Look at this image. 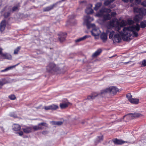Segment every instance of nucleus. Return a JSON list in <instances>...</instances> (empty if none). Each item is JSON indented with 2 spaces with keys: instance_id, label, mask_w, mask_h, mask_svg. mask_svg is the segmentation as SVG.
Returning <instances> with one entry per match:
<instances>
[{
  "instance_id": "obj_1",
  "label": "nucleus",
  "mask_w": 146,
  "mask_h": 146,
  "mask_svg": "<svg viewBox=\"0 0 146 146\" xmlns=\"http://www.w3.org/2000/svg\"><path fill=\"white\" fill-rule=\"evenodd\" d=\"M140 30V26L137 23L135 25H133L129 27H125L123 29V32H119V34H115L113 38V42H119L121 40V35L123 39L125 41L128 40L130 39V37H137L138 34L136 31H138Z\"/></svg>"
},
{
  "instance_id": "obj_2",
  "label": "nucleus",
  "mask_w": 146,
  "mask_h": 146,
  "mask_svg": "<svg viewBox=\"0 0 146 146\" xmlns=\"http://www.w3.org/2000/svg\"><path fill=\"white\" fill-rule=\"evenodd\" d=\"M125 23L123 20L120 22L117 19H113L108 22L107 26L109 28L115 27L116 30L119 32L121 28L125 26Z\"/></svg>"
},
{
  "instance_id": "obj_3",
  "label": "nucleus",
  "mask_w": 146,
  "mask_h": 146,
  "mask_svg": "<svg viewBox=\"0 0 146 146\" xmlns=\"http://www.w3.org/2000/svg\"><path fill=\"white\" fill-rule=\"evenodd\" d=\"M84 24H85L88 29L91 27H94L95 26L94 24H90V22L94 20L93 18L90 17L89 16H84Z\"/></svg>"
},
{
  "instance_id": "obj_4",
  "label": "nucleus",
  "mask_w": 146,
  "mask_h": 146,
  "mask_svg": "<svg viewBox=\"0 0 146 146\" xmlns=\"http://www.w3.org/2000/svg\"><path fill=\"white\" fill-rule=\"evenodd\" d=\"M118 91V89L115 87H110L102 91L101 94H105L107 93H110L111 94H115Z\"/></svg>"
},
{
  "instance_id": "obj_5",
  "label": "nucleus",
  "mask_w": 146,
  "mask_h": 146,
  "mask_svg": "<svg viewBox=\"0 0 146 146\" xmlns=\"http://www.w3.org/2000/svg\"><path fill=\"white\" fill-rule=\"evenodd\" d=\"M59 68L53 63H49L46 67V70L49 72H57Z\"/></svg>"
},
{
  "instance_id": "obj_6",
  "label": "nucleus",
  "mask_w": 146,
  "mask_h": 146,
  "mask_svg": "<svg viewBox=\"0 0 146 146\" xmlns=\"http://www.w3.org/2000/svg\"><path fill=\"white\" fill-rule=\"evenodd\" d=\"M102 10H100V12L97 13L96 15L98 17H102L104 21L110 20L111 19V16L109 14H105L102 12Z\"/></svg>"
},
{
  "instance_id": "obj_7",
  "label": "nucleus",
  "mask_w": 146,
  "mask_h": 146,
  "mask_svg": "<svg viewBox=\"0 0 146 146\" xmlns=\"http://www.w3.org/2000/svg\"><path fill=\"white\" fill-rule=\"evenodd\" d=\"M42 126H44L46 127H47L48 124L44 122L40 123L38 124V125L34 126L33 127V128L35 131L42 129H43V127H42Z\"/></svg>"
},
{
  "instance_id": "obj_8",
  "label": "nucleus",
  "mask_w": 146,
  "mask_h": 146,
  "mask_svg": "<svg viewBox=\"0 0 146 146\" xmlns=\"http://www.w3.org/2000/svg\"><path fill=\"white\" fill-rule=\"evenodd\" d=\"M142 115L141 114L135 113L133 114L132 113L128 114L127 115L125 116L124 117H126L127 118H129L130 119H133L134 118L141 117Z\"/></svg>"
},
{
  "instance_id": "obj_9",
  "label": "nucleus",
  "mask_w": 146,
  "mask_h": 146,
  "mask_svg": "<svg viewBox=\"0 0 146 146\" xmlns=\"http://www.w3.org/2000/svg\"><path fill=\"white\" fill-rule=\"evenodd\" d=\"M92 35L94 36H99L100 33V31L98 28H93L92 30L91 31Z\"/></svg>"
},
{
  "instance_id": "obj_10",
  "label": "nucleus",
  "mask_w": 146,
  "mask_h": 146,
  "mask_svg": "<svg viewBox=\"0 0 146 146\" xmlns=\"http://www.w3.org/2000/svg\"><path fill=\"white\" fill-rule=\"evenodd\" d=\"M58 3V2H57L56 3L53 4L52 5L50 6H48L44 8L43 11H48L53 9L54 7H56Z\"/></svg>"
},
{
  "instance_id": "obj_11",
  "label": "nucleus",
  "mask_w": 146,
  "mask_h": 146,
  "mask_svg": "<svg viewBox=\"0 0 146 146\" xmlns=\"http://www.w3.org/2000/svg\"><path fill=\"white\" fill-rule=\"evenodd\" d=\"M6 21L5 20L2 21L0 25V30L1 32L3 31L6 27Z\"/></svg>"
},
{
  "instance_id": "obj_12",
  "label": "nucleus",
  "mask_w": 146,
  "mask_h": 146,
  "mask_svg": "<svg viewBox=\"0 0 146 146\" xmlns=\"http://www.w3.org/2000/svg\"><path fill=\"white\" fill-rule=\"evenodd\" d=\"M102 94H101V92L100 94H98L96 92L93 93L92 94V96H89L88 97V99L89 100H93L98 96L101 95Z\"/></svg>"
},
{
  "instance_id": "obj_13",
  "label": "nucleus",
  "mask_w": 146,
  "mask_h": 146,
  "mask_svg": "<svg viewBox=\"0 0 146 146\" xmlns=\"http://www.w3.org/2000/svg\"><path fill=\"white\" fill-rule=\"evenodd\" d=\"M92 5L90 4L89 7L87 8L85 10V12L87 14H90L93 13L94 11L92 8Z\"/></svg>"
},
{
  "instance_id": "obj_14",
  "label": "nucleus",
  "mask_w": 146,
  "mask_h": 146,
  "mask_svg": "<svg viewBox=\"0 0 146 146\" xmlns=\"http://www.w3.org/2000/svg\"><path fill=\"white\" fill-rule=\"evenodd\" d=\"M113 142L115 144L121 145L125 143H127L126 141H123L121 140L118 139H117L113 140Z\"/></svg>"
},
{
  "instance_id": "obj_15",
  "label": "nucleus",
  "mask_w": 146,
  "mask_h": 146,
  "mask_svg": "<svg viewBox=\"0 0 146 146\" xmlns=\"http://www.w3.org/2000/svg\"><path fill=\"white\" fill-rule=\"evenodd\" d=\"M90 36L88 35H86L84 36L79 38L77 39H76L75 40V42H78L81 41H83L86 38L90 37Z\"/></svg>"
},
{
  "instance_id": "obj_16",
  "label": "nucleus",
  "mask_w": 146,
  "mask_h": 146,
  "mask_svg": "<svg viewBox=\"0 0 146 146\" xmlns=\"http://www.w3.org/2000/svg\"><path fill=\"white\" fill-rule=\"evenodd\" d=\"M143 17L142 15L139 14L136 15L134 18V20L135 22H138L142 19Z\"/></svg>"
},
{
  "instance_id": "obj_17",
  "label": "nucleus",
  "mask_w": 146,
  "mask_h": 146,
  "mask_svg": "<svg viewBox=\"0 0 146 146\" xmlns=\"http://www.w3.org/2000/svg\"><path fill=\"white\" fill-rule=\"evenodd\" d=\"M100 38L103 42H105L107 40V33H102L101 35Z\"/></svg>"
},
{
  "instance_id": "obj_18",
  "label": "nucleus",
  "mask_w": 146,
  "mask_h": 146,
  "mask_svg": "<svg viewBox=\"0 0 146 146\" xmlns=\"http://www.w3.org/2000/svg\"><path fill=\"white\" fill-rule=\"evenodd\" d=\"M146 14V9L144 8H141L139 15H142L143 17V16Z\"/></svg>"
},
{
  "instance_id": "obj_19",
  "label": "nucleus",
  "mask_w": 146,
  "mask_h": 146,
  "mask_svg": "<svg viewBox=\"0 0 146 146\" xmlns=\"http://www.w3.org/2000/svg\"><path fill=\"white\" fill-rule=\"evenodd\" d=\"M8 9L9 11L5 12L4 14V16L5 18L8 17L10 15L11 12V8L10 7H9Z\"/></svg>"
},
{
  "instance_id": "obj_20",
  "label": "nucleus",
  "mask_w": 146,
  "mask_h": 146,
  "mask_svg": "<svg viewBox=\"0 0 146 146\" xmlns=\"http://www.w3.org/2000/svg\"><path fill=\"white\" fill-rule=\"evenodd\" d=\"M102 52V50L101 49L99 48L93 54L92 56L93 57H96L97 56L99 55Z\"/></svg>"
},
{
  "instance_id": "obj_21",
  "label": "nucleus",
  "mask_w": 146,
  "mask_h": 146,
  "mask_svg": "<svg viewBox=\"0 0 146 146\" xmlns=\"http://www.w3.org/2000/svg\"><path fill=\"white\" fill-rule=\"evenodd\" d=\"M69 104V103L60 104V106L61 109H64L68 106Z\"/></svg>"
},
{
  "instance_id": "obj_22",
  "label": "nucleus",
  "mask_w": 146,
  "mask_h": 146,
  "mask_svg": "<svg viewBox=\"0 0 146 146\" xmlns=\"http://www.w3.org/2000/svg\"><path fill=\"white\" fill-rule=\"evenodd\" d=\"M32 130V128L30 127H27L26 128L23 129L24 132L26 133H29L31 132Z\"/></svg>"
},
{
  "instance_id": "obj_23",
  "label": "nucleus",
  "mask_w": 146,
  "mask_h": 146,
  "mask_svg": "<svg viewBox=\"0 0 146 146\" xmlns=\"http://www.w3.org/2000/svg\"><path fill=\"white\" fill-rule=\"evenodd\" d=\"M13 129L15 131L19 130L21 129V127L19 125L15 124L13 126Z\"/></svg>"
},
{
  "instance_id": "obj_24",
  "label": "nucleus",
  "mask_w": 146,
  "mask_h": 146,
  "mask_svg": "<svg viewBox=\"0 0 146 146\" xmlns=\"http://www.w3.org/2000/svg\"><path fill=\"white\" fill-rule=\"evenodd\" d=\"M2 56L4 57V58L8 59H11L12 58V56L10 54H2Z\"/></svg>"
},
{
  "instance_id": "obj_25",
  "label": "nucleus",
  "mask_w": 146,
  "mask_h": 146,
  "mask_svg": "<svg viewBox=\"0 0 146 146\" xmlns=\"http://www.w3.org/2000/svg\"><path fill=\"white\" fill-rule=\"evenodd\" d=\"M66 34H63L62 36L59 38V39L60 42H62L65 40V38L66 37Z\"/></svg>"
},
{
  "instance_id": "obj_26",
  "label": "nucleus",
  "mask_w": 146,
  "mask_h": 146,
  "mask_svg": "<svg viewBox=\"0 0 146 146\" xmlns=\"http://www.w3.org/2000/svg\"><path fill=\"white\" fill-rule=\"evenodd\" d=\"M139 100L137 99L132 98L130 100V102L132 103L137 104L138 103Z\"/></svg>"
},
{
  "instance_id": "obj_27",
  "label": "nucleus",
  "mask_w": 146,
  "mask_h": 146,
  "mask_svg": "<svg viewBox=\"0 0 146 146\" xmlns=\"http://www.w3.org/2000/svg\"><path fill=\"white\" fill-rule=\"evenodd\" d=\"M103 136L101 135L100 136H98L96 138V142L97 143H99L103 141Z\"/></svg>"
},
{
  "instance_id": "obj_28",
  "label": "nucleus",
  "mask_w": 146,
  "mask_h": 146,
  "mask_svg": "<svg viewBox=\"0 0 146 146\" xmlns=\"http://www.w3.org/2000/svg\"><path fill=\"white\" fill-rule=\"evenodd\" d=\"M51 110H56L58 108V106L56 105L52 104L50 105Z\"/></svg>"
},
{
  "instance_id": "obj_29",
  "label": "nucleus",
  "mask_w": 146,
  "mask_h": 146,
  "mask_svg": "<svg viewBox=\"0 0 146 146\" xmlns=\"http://www.w3.org/2000/svg\"><path fill=\"white\" fill-rule=\"evenodd\" d=\"M102 3H97L95 7L94 8V9L95 10H98L99 7L101 6Z\"/></svg>"
},
{
  "instance_id": "obj_30",
  "label": "nucleus",
  "mask_w": 146,
  "mask_h": 146,
  "mask_svg": "<svg viewBox=\"0 0 146 146\" xmlns=\"http://www.w3.org/2000/svg\"><path fill=\"white\" fill-rule=\"evenodd\" d=\"M141 27L142 28H144L146 27V20L143 21L140 23Z\"/></svg>"
},
{
  "instance_id": "obj_31",
  "label": "nucleus",
  "mask_w": 146,
  "mask_h": 146,
  "mask_svg": "<svg viewBox=\"0 0 146 146\" xmlns=\"http://www.w3.org/2000/svg\"><path fill=\"white\" fill-rule=\"evenodd\" d=\"M114 1V0H107L105 2L104 4L106 6H108Z\"/></svg>"
},
{
  "instance_id": "obj_32",
  "label": "nucleus",
  "mask_w": 146,
  "mask_h": 146,
  "mask_svg": "<svg viewBox=\"0 0 146 146\" xmlns=\"http://www.w3.org/2000/svg\"><path fill=\"white\" fill-rule=\"evenodd\" d=\"M115 34V32L114 31H112L110 32L109 34V37L110 39H112L113 38V36Z\"/></svg>"
},
{
  "instance_id": "obj_33",
  "label": "nucleus",
  "mask_w": 146,
  "mask_h": 146,
  "mask_svg": "<svg viewBox=\"0 0 146 146\" xmlns=\"http://www.w3.org/2000/svg\"><path fill=\"white\" fill-rule=\"evenodd\" d=\"M141 8H139L137 7H134L133 8L134 11L135 13H139Z\"/></svg>"
},
{
  "instance_id": "obj_34",
  "label": "nucleus",
  "mask_w": 146,
  "mask_h": 146,
  "mask_svg": "<svg viewBox=\"0 0 146 146\" xmlns=\"http://www.w3.org/2000/svg\"><path fill=\"white\" fill-rule=\"evenodd\" d=\"M21 48L20 46L18 47L16 49H15L14 51V53L15 54H18V52Z\"/></svg>"
},
{
  "instance_id": "obj_35",
  "label": "nucleus",
  "mask_w": 146,
  "mask_h": 146,
  "mask_svg": "<svg viewBox=\"0 0 146 146\" xmlns=\"http://www.w3.org/2000/svg\"><path fill=\"white\" fill-rule=\"evenodd\" d=\"M15 66H10L9 67H7L5 69L1 70V72H4L5 71H7L11 69L13 67H14Z\"/></svg>"
},
{
  "instance_id": "obj_36",
  "label": "nucleus",
  "mask_w": 146,
  "mask_h": 146,
  "mask_svg": "<svg viewBox=\"0 0 146 146\" xmlns=\"http://www.w3.org/2000/svg\"><path fill=\"white\" fill-rule=\"evenodd\" d=\"M102 10V12L103 13L106 12L107 13H110L111 11V9H104L101 10Z\"/></svg>"
},
{
  "instance_id": "obj_37",
  "label": "nucleus",
  "mask_w": 146,
  "mask_h": 146,
  "mask_svg": "<svg viewBox=\"0 0 146 146\" xmlns=\"http://www.w3.org/2000/svg\"><path fill=\"white\" fill-rule=\"evenodd\" d=\"M18 10V7L17 6H15L13 7L11 10V12H13Z\"/></svg>"
},
{
  "instance_id": "obj_38",
  "label": "nucleus",
  "mask_w": 146,
  "mask_h": 146,
  "mask_svg": "<svg viewBox=\"0 0 146 146\" xmlns=\"http://www.w3.org/2000/svg\"><path fill=\"white\" fill-rule=\"evenodd\" d=\"M126 97L127 98L129 101L130 102V100H131L132 98V96L129 93L127 94L126 96Z\"/></svg>"
},
{
  "instance_id": "obj_39",
  "label": "nucleus",
  "mask_w": 146,
  "mask_h": 146,
  "mask_svg": "<svg viewBox=\"0 0 146 146\" xmlns=\"http://www.w3.org/2000/svg\"><path fill=\"white\" fill-rule=\"evenodd\" d=\"M52 123H54L55 124L60 125H62V122L61 121H52Z\"/></svg>"
},
{
  "instance_id": "obj_40",
  "label": "nucleus",
  "mask_w": 146,
  "mask_h": 146,
  "mask_svg": "<svg viewBox=\"0 0 146 146\" xmlns=\"http://www.w3.org/2000/svg\"><path fill=\"white\" fill-rule=\"evenodd\" d=\"M9 98L10 99L12 100H14L16 98V97L15 95H12L9 96Z\"/></svg>"
},
{
  "instance_id": "obj_41",
  "label": "nucleus",
  "mask_w": 146,
  "mask_h": 146,
  "mask_svg": "<svg viewBox=\"0 0 146 146\" xmlns=\"http://www.w3.org/2000/svg\"><path fill=\"white\" fill-rule=\"evenodd\" d=\"M44 108L45 110H51L50 105L48 106H45Z\"/></svg>"
},
{
  "instance_id": "obj_42",
  "label": "nucleus",
  "mask_w": 146,
  "mask_h": 146,
  "mask_svg": "<svg viewBox=\"0 0 146 146\" xmlns=\"http://www.w3.org/2000/svg\"><path fill=\"white\" fill-rule=\"evenodd\" d=\"M141 5L144 7H146V0L144 1L141 3Z\"/></svg>"
},
{
  "instance_id": "obj_43",
  "label": "nucleus",
  "mask_w": 146,
  "mask_h": 146,
  "mask_svg": "<svg viewBox=\"0 0 146 146\" xmlns=\"http://www.w3.org/2000/svg\"><path fill=\"white\" fill-rule=\"evenodd\" d=\"M128 22L129 24H131L133 23L134 21L132 20H128Z\"/></svg>"
},
{
  "instance_id": "obj_44",
  "label": "nucleus",
  "mask_w": 146,
  "mask_h": 146,
  "mask_svg": "<svg viewBox=\"0 0 146 146\" xmlns=\"http://www.w3.org/2000/svg\"><path fill=\"white\" fill-rule=\"evenodd\" d=\"M142 65L144 66H146V60H144L142 61Z\"/></svg>"
},
{
  "instance_id": "obj_45",
  "label": "nucleus",
  "mask_w": 146,
  "mask_h": 146,
  "mask_svg": "<svg viewBox=\"0 0 146 146\" xmlns=\"http://www.w3.org/2000/svg\"><path fill=\"white\" fill-rule=\"evenodd\" d=\"M116 15V13L115 12H112L111 13V16L114 17Z\"/></svg>"
},
{
  "instance_id": "obj_46",
  "label": "nucleus",
  "mask_w": 146,
  "mask_h": 146,
  "mask_svg": "<svg viewBox=\"0 0 146 146\" xmlns=\"http://www.w3.org/2000/svg\"><path fill=\"white\" fill-rule=\"evenodd\" d=\"M48 133V132L46 131H44L42 132V134L43 135H45Z\"/></svg>"
},
{
  "instance_id": "obj_47",
  "label": "nucleus",
  "mask_w": 146,
  "mask_h": 146,
  "mask_svg": "<svg viewBox=\"0 0 146 146\" xmlns=\"http://www.w3.org/2000/svg\"><path fill=\"white\" fill-rule=\"evenodd\" d=\"M124 2H127L129 1H130L131 3H132V1L133 0H122Z\"/></svg>"
},
{
  "instance_id": "obj_48",
  "label": "nucleus",
  "mask_w": 146,
  "mask_h": 146,
  "mask_svg": "<svg viewBox=\"0 0 146 146\" xmlns=\"http://www.w3.org/2000/svg\"><path fill=\"white\" fill-rule=\"evenodd\" d=\"M17 133L19 134V135L20 136H22L23 134V131H21L19 132H18Z\"/></svg>"
},
{
  "instance_id": "obj_49",
  "label": "nucleus",
  "mask_w": 146,
  "mask_h": 146,
  "mask_svg": "<svg viewBox=\"0 0 146 146\" xmlns=\"http://www.w3.org/2000/svg\"><path fill=\"white\" fill-rule=\"evenodd\" d=\"M2 49L1 48H0V55H1V56H2V54H3L2 53Z\"/></svg>"
},
{
  "instance_id": "obj_50",
  "label": "nucleus",
  "mask_w": 146,
  "mask_h": 146,
  "mask_svg": "<svg viewBox=\"0 0 146 146\" xmlns=\"http://www.w3.org/2000/svg\"><path fill=\"white\" fill-rule=\"evenodd\" d=\"M3 84V82L1 81H0V87L2 86Z\"/></svg>"
},
{
  "instance_id": "obj_51",
  "label": "nucleus",
  "mask_w": 146,
  "mask_h": 146,
  "mask_svg": "<svg viewBox=\"0 0 146 146\" xmlns=\"http://www.w3.org/2000/svg\"><path fill=\"white\" fill-rule=\"evenodd\" d=\"M135 1L138 3H139L141 1V0H135Z\"/></svg>"
},
{
  "instance_id": "obj_52",
  "label": "nucleus",
  "mask_w": 146,
  "mask_h": 146,
  "mask_svg": "<svg viewBox=\"0 0 146 146\" xmlns=\"http://www.w3.org/2000/svg\"><path fill=\"white\" fill-rule=\"evenodd\" d=\"M7 7V6H6L5 7H4L2 10V11H5V9Z\"/></svg>"
},
{
  "instance_id": "obj_53",
  "label": "nucleus",
  "mask_w": 146,
  "mask_h": 146,
  "mask_svg": "<svg viewBox=\"0 0 146 146\" xmlns=\"http://www.w3.org/2000/svg\"><path fill=\"white\" fill-rule=\"evenodd\" d=\"M2 5V1L1 0H0V7Z\"/></svg>"
},
{
  "instance_id": "obj_54",
  "label": "nucleus",
  "mask_w": 146,
  "mask_h": 146,
  "mask_svg": "<svg viewBox=\"0 0 146 146\" xmlns=\"http://www.w3.org/2000/svg\"><path fill=\"white\" fill-rule=\"evenodd\" d=\"M65 0H61V1H59L58 2V3H61L62 2L64 1Z\"/></svg>"
},
{
  "instance_id": "obj_55",
  "label": "nucleus",
  "mask_w": 146,
  "mask_h": 146,
  "mask_svg": "<svg viewBox=\"0 0 146 146\" xmlns=\"http://www.w3.org/2000/svg\"><path fill=\"white\" fill-rule=\"evenodd\" d=\"M81 123L82 124H84V122H81Z\"/></svg>"
},
{
  "instance_id": "obj_56",
  "label": "nucleus",
  "mask_w": 146,
  "mask_h": 146,
  "mask_svg": "<svg viewBox=\"0 0 146 146\" xmlns=\"http://www.w3.org/2000/svg\"><path fill=\"white\" fill-rule=\"evenodd\" d=\"M10 116H12V117H14V116H13V115H10Z\"/></svg>"
},
{
  "instance_id": "obj_57",
  "label": "nucleus",
  "mask_w": 146,
  "mask_h": 146,
  "mask_svg": "<svg viewBox=\"0 0 146 146\" xmlns=\"http://www.w3.org/2000/svg\"><path fill=\"white\" fill-rule=\"evenodd\" d=\"M129 63V62H125V63Z\"/></svg>"
},
{
  "instance_id": "obj_58",
  "label": "nucleus",
  "mask_w": 146,
  "mask_h": 146,
  "mask_svg": "<svg viewBox=\"0 0 146 146\" xmlns=\"http://www.w3.org/2000/svg\"><path fill=\"white\" fill-rule=\"evenodd\" d=\"M18 64H17V65H16L15 66H16L17 65H18Z\"/></svg>"
}]
</instances>
